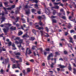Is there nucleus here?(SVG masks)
I'll return each mask as SVG.
<instances>
[{"mask_svg": "<svg viewBox=\"0 0 76 76\" xmlns=\"http://www.w3.org/2000/svg\"><path fill=\"white\" fill-rule=\"evenodd\" d=\"M64 53L65 54H67V52L66 50H64Z\"/></svg>", "mask_w": 76, "mask_h": 76, "instance_id": "c9c22d12", "label": "nucleus"}, {"mask_svg": "<svg viewBox=\"0 0 76 76\" xmlns=\"http://www.w3.org/2000/svg\"><path fill=\"white\" fill-rule=\"evenodd\" d=\"M62 19H65V20L66 19V17H65L64 16L63 17H62Z\"/></svg>", "mask_w": 76, "mask_h": 76, "instance_id": "49530a36", "label": "nucleus"}, {"mask_svg": "<svg viewBox=\"0 0 76 76\" xmlns=\"http://www.w3.org/2000/svg\"><path fill=\"white\" fill-rule=\"evenodd\" d=\"M42 17H44V15H43L42 16H39L38 17V19H42Z\"/></svg>", "mask_w": 76, "mask_h": 76, "instance_id": "dca6fc26", "label": "nucleus"}, {"mask_svg": "<svg viewBox=\"0 0 76 76\" xmlns=\"http://www.w3.org/2000/svg\"><path fill=\"white\" fill-rule=\"evenodd\" d=\"M61 15V13H58V16H60V15Z\"/></svg>", "mask_w": 76, "mask_h": 76, "instance_id": "680f3d73", "label": "nucleus"}, {"mask_svg": "<svg viewBox=\"0 0 76 76\" xmlns=\"http://www.w3.org/2000/svg\"><path fill=\"white\" fill-rule=\"evenodd\" d=\"M31 71V69L30 68H28L27 69V72H30V71Z\"/></svg>", "mask_w": 76, "mask_h": 76, "instance_id": "bb28decb", "label": "nucleus"}, {"mask_svg": "<svg viewBox=\"0 0 76 76\" xmlns=\"http://www.w3.org/2000/svg\"><path fill=\"white\" fill-rule=\"evenodd\" d=\"M37 13H38V14L40 15V14H41V11H38L37 12Z\"/></svg>", "mask_w": 76, "mask_h": 76, "instance_id": "5fc2aeb1", "label": "nucleus"}, {"mask_svg": "<svg viewBox=\"0 0 76 76\" xmlns=\"http://www.w3.org/2000/svg\"><path fill=\"white\" fill-rule=\"evenodd\" d=\"M23 42V39H20L19 40V42L18 41H16L15 43L17 44H20V45L18 46V47L19 48V49L20 50V48L21 47V44Z\"/></svg>", "mask_w": 76, "mask_h": 76, "instance_id": "f03ea898", "label": "nucleus"}, {"mask_svg": "<svg viewBox=\"0 0 76 76\" xmlns=\"http://www.w3.org/2000/svg\"><path fill=\"white\" fill-rule=\"evenodd\" d=\"M10 29H11V31L16 30V27H14L13 28V27H12L10 28Z\"/></svg>", "mask_w": 76, "mask_h": 76, "instance_id": "f3484780", "label": "nucleus"}, {"mask_svg": "<svg viewBox=\"0 0 76 76\" xmlns=\"http://www.w3.org/2000/svg\"><path fill=\"white\" fill-rule=\"evenodd\" d=\"M4 14L5 13L4 12H3L2 13H0V15H2V17L1 18V19H2V20L1 21V23H3V21H4V20L6 19L5 18V17H3L4 16Z\"/></svg>", "mask_w": 76, "mask_h": 76, "instance_id": "39448f33", "label": "nucleus"}, {"mask_svg": "<svg viewBox=\"0 0 76 76\" xmlns=\"http://www.w3.org/2000/svg\"><path fill=\"white\" fill-rule=\"evenodd\" d=\"M60 12H64V10H63V9H61L60 10Z\"/></svg>", "mask_w": 76, "mask_h": 76, "instance_id": "603ef678", "label": "nucleus"}, {"mask_svg": "<svg viewBox=\"0 0 76 76\" xmlns=\"http://www.w3.org/2000/svg\"><path fill=\"white\" fill-rule=\"evenodd\" d=\"M16 26L17 27H18V26H19V24H16Z\"/></svg>", "mask_w": 76, "mask_h": 76, "instance_id": "338daca9", "label": "nucleus"}, {"mask_svg": "<svg viewBox=\"0 0 76 76\" xmlns=\"http://www.w3.org/2000/svg\"><path fill=\"white\" fill-rule=\"evenodd\" d=\"M8 2H6L4 3V4L5 5V6H6L7 4H8Z\"/></svg>", "mask_w": 76, "mask_h": 76, "instance_id": "c03bdc74", "label": "nucleus"}, {"mask_svg": "<svg viewBox=\"0 0 76 76\" xmlns=\"http://www.w3.org/2000/svg\"><path fill=\"white\" fill-rule=\"evenodd\" d=\"M12 47H15V44H14V43H13L12 45Z\"/></svg>", "mask_w": 76, "mask_h": 76, "instance_id": "4d7b16f0", "label": "nucleus"}, {"mask_svg": "<svg viewBox=\"0 0 76 76\" xmlns=\"http://www.w3.org/2000/svg\"><path fill=\"white\" fill-rule=\"evenodd\" d=\"M11 60L13 62V63H15V62H16L17 63H18L19 62H22V58H19L20 61H16L15 59L12 58H11Z\"/></svg>", "mask_w": 76, "mask_h": 76, "instance_id": "7ed1b4c3", "label": "nucleus"}, {"mask_svg": "<svg viewBox=\"0 0 76 76\" xmlns=\"http://www.w3.org/2000/svg\"><path fill=\"white\" fill-rule=\"evenodd\" d=\"M26 15H28L29 14H30V10H28L27 11H26Z\"/></svg>", "mask_w": 76, "mask_h": 76, "instance_id": "ddd939ff", "label": "nucleus"}, {"mask_svg": "<svg viewBox=\"0 0 76 76\" xmlns=\"http://www.w3.org/2000/svg\"><path fill=\"white\" fill-rule=\"evenodd\" d=\"M54 64L52 63V64L51 65V67L52 68L53 67V65H54Z\"/></svg>", "mask_w": 76, "mask_h": 76, "instance_id": "09e8293b", "label": "nucleus"}, {"mask_svg": "<svg viewBox=\"0 0 76 76\" xmlns=\"http://www.w3.org/2000/svg\"><path fill=\"white\" fill-rule=\"evenodd\" d=\"M8 46H10L11 45H12V42H10L8 43Z\"/></svg>", "mask_w": 76, "mask_h": 76, "instance_id": "cd10ccee", "label": "nucleus"}, {"mask_svg": "<svg viewBox=\"0 0 76 76\" xmlns=\"http://www.w3.org/2000/svg\"><path fill=\"white\" fill-rule=\"evenodd\" d=\"M5 63H7V62H8V61H9V60L5 59Z\"/></svg>", "mask_w": 76, "mask_h": 76, "instance_id": "3c124183", "label": "nucleus"}, {"mask_svg": "<svg viewBox=\"0 0 76 76\" xmlns=\"http://www.w3.org/2000/svg\"><path fill=\"white\" fill-rule=\"evenodd\" d=\"M3 30L4 31V32L5 33V34H6V33H7V31H8V30H9V28H7L6 29H3Z\"/></svg>", "mask_w": 76, "mask_h": 76, "instance_id": "f8f14e48", "label": "nucleus"}, {"mask_svg": "<svg viewBox=\"0 0 76 76\" xmlns=\"http://www.w3.org/2000/svg\"><path fill=\"white\" fill-rule=\"evenodd\" d=\"M2 3L1 2L0 3V7H2Z\"/></svg>", "mask_w": 76, "mask_h": 76, "instance_id": "bf43d9fd", "label": "nucleus"}, {"mask_svg": "<svg viewBox=\"0 0 76 76\" xmlns=\"http://www.w3.org/2000/svg\"><path fill=\"white\" fill-rule=\"evenodd\" d=\"M52 22L53 23H56L57 21L56 20L53 19L52 20Z\"/></svg>", "mask_w": 76, "mask_h": 76, "instance_id": "393cba45", "label": "nucleus"}, {"mask_svg": "<svg viewBox=\"0 0 76 76\" xmlns=\"http://www.w3.org/2000/svg\"><path fill=\"white\" fill-rule=\"evenodd\" d=\"M5 26H11V24L8 23V24H5Z\"/></svg>", "mask_w": 76, "mask_h": 76, "instance_id": "4be33fe9", "label": "nucleus"}, {"mask_svg": "<svg viewBox=\"0 0 76 76\" xmlns=\"http://www.w3.org/2000/svg\"><path fill=\"white\" fill-rule=\"evenodd\" d=\"M15 5H13L12 6V7H9L6 9L5 7H3L4 9L5 12H6L5 14H8L7 11V10H12L13 8H15Z\"/></svg>", "mask_w": 76, "mask_h": 76, "instance_id": "f257e3e1", "label": "nucleus"}, {"mask_svg": "<svg viewBox=\"0 0 76 76\" xmlns=\"http://www.w3.org/2000/svg\"><path fill=\"white\" fill-rule=\"evenodd\" d=\"M34 6L36 7H38V5L37 4H35Z\"/></svg>", "mask_w": 76, "mask_h": 76, "instance_id": "6e6d98bb", "label": "nucleus"}, {"mask_svg": "<svg viewBox=\"0 0 76 76\" xmlns=\"http://www.w3.org/2000/svg\"><path fill=\"white\" fill-rule=\"evenodd\" d=\"M30 0L31 1H33V2H34L36 3H37L38 2V1L37 0Z\"/></svg>", "mask_w": 76, "mask_h": 76, "instance_id": "aec40b11", "label": "nucleus"}, {"mask_svg": "<svg viewBox=\"0 0 76 76\" xmlns=\"http://www.w3.org/2000/svg\"><path fill=\"white\" fill-rule=\"evenodd\" d=\"M32 32L33 33H34V34H35V35H36V33H35V32H36V31H35V30L34 29L33 30Z\"/></svg>", "mask_w": 76, "mask_h": 76, "instance_id": "72a5a7b5", "label": "nucleus"}, {"mask_svg": "<svg viewBox=\"0 0 76 76\" xmlns=\"http://www.w3.org/2000/svg\"><path fill=\"white\" fill-rule=\"evenodd\" d=\"M68 34V33L67 32H66L65 33V35H67Z\"/></svg>", "mask_w": 76, "mask_h": 76, "instance_id": "774afa93", "label": "nucleus"}, {"mask_svg": "<svg viewBox=\"0 0 76 76\" xmlns=\"http://www.w3.org/2000/svg\"><path fill=\"white\" fill-rule=\"evenodd\" d=\"M74 38L75 39H76V35L74 36Z\"/></svg>", "mask_w": 76, "mask_h": 76, "instance_id": "69168bd1", "label": "nucleus"}, {"mask_svg": "<svg viewBox=\"0 0 76 76\" xmlns=\"http://www.w3.org/2000/svg\"><path fill=\"white\" fill-rule=\"evenodd\" d=\"M69 39H70V40L69 41V42H72V43H73V41L72 40V37H69Z\"/></svg>", "mask_w": 76, "mask_h": 76, "instance_id": "2eb2a0df", "label": "nucleus"}, {"mask_svg": "<svg viewBox=\"0 0 76 76\" xmlns=\"http://www.w3.org/2000/svg\"><path fill=\"white\" fill-rule=\"evenodd\" d=\"M0 73L1 74H3L4 73V70H3V69H1V70Z\"/></svg>", "mask_w": 76, "mask_h": 76, "instance_id": "b1692460", "label": "nucleus"}, {"mask_svg": "<svg viewBox=\"0 0 76 76\" xmlns=\"http://www.w3.org/2000/svg\"><path fill=\"white\" fill-rule=\"evenodd\" d=\"M36 27H38V29L39 30H40V29H44V28L42 27H39L38 25H37L36 26Z\"/></svg>", "mask_w": 76, "mask_h": 76, "instance_id": "9b49d317", "label": "nucleus"}, {"mask_svg": "<svg viewBox=\"0 0 76 76\" xmlns=\"http://www.w3.org/2000/svg\"><path fill=\"white\" fill-rule=\"evenodd\" d=\"M34 39H35V37H31L30 39V40L31 41H34Z\"/></svg>", "mask_w": 76, "mask_h": 76, "instance_id": "6ab92c4d", "label": "nucleus"}, {"mask_svg": "<svg viewBox=\"0 0 76 76\" xmlns=\"http://www.w3.org/2000/svg\"><path fill=\"white\" fill-rule=\"evenodd\" d=\"M21 8V6H20L19 7H17V10L16 11V13H18L19 12V10H20V8Z\"/></svg>", "mask_w": 76, "mask_h": 76, "instance_id": "1a4fd4ad", "label": "nucleus"}, {"mask_svg": "<svg viewBox=\"0 0 76 76\" xmlns=\"http://www.w3.org/2000/svg\"><path fill=\"white\" fill-rule=\"evenodd\" d=\"M37 48V46H33L32 48V50H35V48Z\"/></svg>", "mask_w": 76, "mask_h": 76, "instance_id": "473e14b6", "label": "nucleus"}, {"mask_svg": "<svg viewBox=\"0 0 76 76\" xmlns=\"http://www.w3.org/2000/svg\"><path fill=\"white\" fill-rule=\"evenodd\" d=\"M73 73L75 75L76 74V69L74 68Z\"/></svg>", "mask_w": 76, "mask_h": 76, "instance_id": "a878e982", "label": "nucleus"}, {"mask_svg": "<svg viewBox=\"0 0 76 76\" xmlns=\"http://www.w3.org/2000/svg\"><path fill=\"white\" fill-rule=\"evenodd\" d=\"M28 7H29V6H28V5H26L25 6V8L26 9H27V8H28Z\"/></svg>", "mask_w": 76, "mask_h": 76, "instance_id": "37998d69", "label": "nucleus"}, {"mask_svg": "<svg viewBox=\"0 0 76 76\" xmlns=\"http://www.w3.org/2000/svg\"><path fill=\"white\" fill-rule=\"evenodd\" d=\"M56 55H60V54L58 52H56Z\"/></svg>", "mask_w": 76, "mask_h": 76, "instance_id": "864d4df0", "label": "nucleus"}, {"mask_svg": "<svg viewBox=\"0 0 76 76\" xmlns=\"http://www.w3.org/2000/svg\"><path fill=\"white\" fill-rule=\"evenodd\" d=\"M56 18V16H52L51 18V19H54V18Z\"/></svg>", "mask_w": 76, "mask_h": 76, "instance_id": "ea45409f", "label": "nucleus"}, {"mask_svg": "<svg viewBox=\"0 0 76 76\" xmlns=\"http://www.w3.org/2000/svg\"><path fill=\"white\" fill-rule=\"evenodd\" d=\"M22 20L23 21V23H25V20L24 19L22 18Z\"/></svg>", "mask_w": 76, "mask_h": 76, "instance_id": "a19ab883", "label": "nucleus"}, {"mask_svg": "<svg viewBox=\"0 0 76 76\" xmlns=\"http://www.w3.org/2000/svg\"><path fill=\"white\" fill-rule=\"evenodd\" d=\"M68 46L69 47H72V45L69 44L68 45Z\"/></svg>", "mask_w": 76, "mask_h": 76, "instance_id": "0e129e2a", "label": "nucleus"}, {"mask_svg": "<svg viewBox=\"0 0 76 76\" xmlns=\"http://www.w3.org/2000/svg\"><path fill=\"white\" fill-rule=\"evenodd\" d=\"M31 10L32 13H34L35 12H36V10H34V9H32Z\"/></svg>", "mask_w": 76, "mask_h": 76, "instance_id": "7c9ffc66", "label": "nucleus"}, {"mask_svg": "<svg viewBox=\"0 0 76 76\" xmlns=\"http://www.w3.org/2000/svg\"><path fill=\"white\" fill-rule=\"evenodd\" d=\"M56 11L55 10H54L53 12V15H55V14H56Z\"/></svg>", "mask_w": 76, "mask_h": 76, "instance_id": "de8ad7c7", "label": "nucleus"}, {"mask_svg": "<svg viewBox=\"0 0 76 76\" xmlns=\"http://www.w3.org/2000/svg\"><path fill=\"white\" fill-rule=\"evenodd\" d=\"M9 71V68H8L6 70L7 72H8Z\"/></svg>", "mask_w": 76, "mask_h": 76, "instance_id": "052dcab7", "label": "nucleus"}, {"mask_svg": "<svg viewBox=\"0 0 76 76\" xmlns=\"http://www.w3.org/2000/svg\"><path fill=\"white\" fill-rule=\"evenodd\" d=\"M46 51H50V49L49 48H47L45 49Z\"/></svg>", "mask_w": 76, "mask_h": 76, "instance_id": "a18cd8bd", "label": "nucleus"}, {"mask_svg": "<svg viewBox=\"0 0 76 76\" xmlns=\"http://www.w3.org/2000/svg\"><path fill=\"white\" fill-rule=\"evenodd\" d=\"M75 32V31L73 30H72L70 31V33H73V32Z\"/></svg>", "mask_w": 76, "mask_h": 76, "instance_id": "8fccbe9b", "label": "nucleus"}, {"mask_svg": "<svg viewBox=\"0 0 76 76\" xmlns=\"http://www.w3.org/2000/svg\"><path fill=\"white\" fill-rule=\"evenodd\" d=\"M45 29L48 32V27H45Z\"/></svg>", "mask_w": 76, "mask_h": 76, "instance_id": "79ce46f5", "label": "nucleus"}, {"mask_svg": "<svg viewBox=\"0 0 76 76\" xmlns=\"http://www.w3.org/2000/svg\"><path fill=\"white\" fill-rule=\"evenodd\" d=\"M59 66H60V68H64L65 67V66H62L61 65H59Z\"/></svg>", "mask_w": 76, "mask_h": 76, "instance_id": "c85d7f7f", "label": "nucleus"}, {"mask_svg": "<svg viewBox=\"0 0 76 76\" xmlns=\"http://www.w3.org/2000/svg\"><path fill=\"white\" fill-rule=\"evenodd\" d=\"M14 53L15 54V55H16L17 56H20V53H16L15 52Z\"/></svg>", "mask_w": 76, "mask_h": 76, "instance_id": "412c9836", "label": "nucleus"}, {"mask_svg": "<svg viewBox=\"0 0 76 76\" xmlns=\"http://www.w3.org/2000/svg\"><path fill=\"white\" fill-rule=\"evenodd\" d=\"M20 65L19 64H18L17 66H16V65L15 64H13L12 66V69H16V68H18L20 69V67H19Z\"/></svg>", "mask_w": 76, "mask_h": 76, "instance_id": "423d86ee", "label": "nucleus"}, {"mask_svg": "<svg viewBox=\"0 0 76 76\" xmlns=\"http://www.w3.org/2000/svg\"><path fill=\"white\" fill-rule=\"evenodd\" d=\"M59 8V7L57 6H55L54 7H52V10H53V9H58Z\"/></svg>", "mask_w": 76, "mask_h": 76, "instance_id": "4468645a", "label": "nucleus"}, {"mask_svg": "<svg viewBox=\"0 0 76 76\" xmlns=\"http://www.w3.org/2000/svg\"><path fill=\"white\" fill-rule=\"evenodd\" d=\"M53 54L52 53H51L48 57V60H49L50 59V57H53Z\"/></svg>", "mask_w": 76, "mask_h": 76, "instance_id": "9d476101", "label": "nucleus"}, {"mask_svg": "<svg viewBox=\"0 0 76 76\" xmlns=\"http://www.w3.org/2000/svg\"><path fill=\"white\" fill-rule=\"evenodd\" d=\"M30 61H31V62H34V59H31L30 60Z\"/></svg>", "mask_w": 76, "mask_h": 76, "instance_id": "13d9d810", "label": "nucleus"}, {"mask_svg": "<svg viewBox=\"0 0 76 76\" xmlns=\"http://www.w3.org/2000/svg\"><path fill=\"white\" fill-rule=\"evenodd\" d=\"M22 34H23V33L22 32L20 31L19 32L18 35H22Z\"/></svg>", "mask_w": 76, "mask_h": 76, "instance_id": "2f4dec72", "label": "nucleus"}, {"mask_svg": "<svg viewBox=\"0 0 76 76\" xmlns=\"http://www.w3.org/2000/svg\"><path fill=\"white\" fill-rule=\"evenodd\" d=\"M40 32L42 36H43V35H44L45 37H49V35H48V34L45 33V32L43 31H40Z\"/></svg>", "mask_w": 76, "mask_h": 76, "instance_id": "20e7f679", "label": "nucleus"}, {"mask_svg": "<svg viewBox=\"0 0 76 76\" xmlns=\"http://www.w3.org/2000/svg\"><path fill=\"white\" fill-rule=\"evenodd\" d=\"M55 5H57V4H60V2L59 3H54Z\"/></svg>", "mask_w": 76, "mask_h": 76, "instance_id": "f704fd0d", "label": "nucleus"}, {"mask_svg": "<svg viewBox=\"0 0 76 76\" xmlns=\"http://www.w3.org/2000/svg\"><path fill=\"white\" fill-rule=\"evenodd\" d=\"M19 17H17L16 18V20L15 21V22H17L18 21V20H19Z\"/></svg>", "mask_w": 76, "mask_h": 76, "instance_id": "e433bc0d", "label": "nucleus"}, {"mask_svg": "<svg viewBox=\"0 0 76 76\" xmlns=\"http://www.w3.org/2000/svg\"><path fill=\"white\" fill-rule=\"evenodd\" d=\"M16 39H17L18 40H19L20 39V38L19 37H17L15 39V40H16Z\"/></svg>", "mask_w": 76, "mask_h": 76, "instance_id": "58836bf2", "label": "nucleus"}, {"mask_svg": "<svg viewBox=\"0 0 76 76\" xmlns=\"http://www.w3.org/2000/svg\"><path fill=\"white\" fill-rule=\"evenodd\" d=\"M72 26L71 25V24H70V23H69L68 26L67 27L68 28H69V29H70V28H72Z\"/></svg>", "mask_w": 76, "mask_h": 76, "instance_id": "a211bd4d", "label": "nucleus"}, {"mask_svg": "<svg viewBox=\"0 0 76 76\" xmlns=\"http://www.w3.org/2000/svg\"><path fill=\"white\" fill-rule=\"evenodd\" d=\"M68 69L69 70H72V68H71V66H70V64H69V67Z\"/></svg>", "mask_w": 76, "mask_h": 76, "instance_id": "5701e85b", "label": "nucleus"}, {"mask_svg": "<svg viewBox=\"0 0 76 76\" xmlns=\"http://www.w3.org/2000/svg\"><path fill=\"white\" fill-rule=\"evenodd\" d=\"M39 24L40 25H41V26H43L44 25V24L42 25V22H41V21L39 22Z\"/></svg>", "mask_w": 76, "mask_h": 76, "instance_id": "c756f323", "label": "nucleus"}, {"mask_svg": "<svg viewBox=\"0 0 76 76\" xmlns=\"http://www.w3.org/2000/svg\"><path fill=\"white\" fill-rule=\"evenodd\" d=\"M3 34H2L0 35V37H3Z\"/></svg>", "mask_w": 76, "mask_h": 76, "instance_id": "e2e57ef3", "label": "nucleus"}, {"mask_svg": "<svg viewBox=\"0 0 76 76\" xmlns=\"http://www.w3.org/2000/svg\"><path fill=\"white\" fill-rule=\"evenodd\" d=\"M31 53H32L31 50L29 49V48H27L26 53V55H27V54L28 53V54H31Z\"/></svg>", "mask_w": 76, "mask_h": 76, "instance_id": "0eeeda50", "label": "nucleus"}, {"mask_svg": "<svg viewBox=\"0 0 76 76\" xmlns=\"http://www.w3.org/2000/svg\"><path fill=\"white\" fill-rule=\"evenodd\" d=\"M2 51H6V49H3V48H2V50H0V53H1V52Z\"/></svg>", "mask_w": 76, "mask_h": 76, "instance_id": "4c0bfd02", "label": "nucleus"}, {"mask_svg": "<svg viewBox=\"0 0 76 76\" xmlns=\"http://www.w3.org/2000/svg\"><path fill=\"white\" fill-rule=\"evenodd\" d=\"M22 37L23 38H25V37L26 38H29V36L28 35V34H27V33H26Z\"/></svg>", "mask_w": 76, "mask_h": 76, "instance_id": "6e6552de", "label": "nucleus"}]
</instances>
